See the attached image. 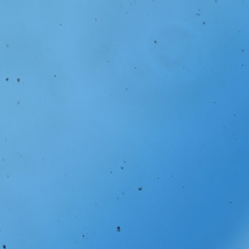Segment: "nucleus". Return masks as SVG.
Here are the masks:
<instances>
[{
    "label": "nucleus",
    "instance_id": "1",
    "mask_svg": "<svg viewBox=\"0 0 249 249\" xmlns=\"http://www.w3.org/2000/svg\"><path fill=\"white\" fill-rule=\"evenodd\" d=\"M120 226H118L117 228V231H119L120 230Z\"/></svg>",
    "mask_w": 249,
    "mask_h": 249
},
{
    "label": "nucleus",
    "instance_id": "2",
    "mask_svg": "<svg viewBox=\"0 0 249 249\" xmlns=\"http://www.w3.org/2000/svg\"><path fill=\"white\" fill-rule=\"evenodd\" d=\"M3 248H4V249H5V247H6L5 245H3Z\"/></svg>",
    "mask_w": 249,
    "mask_h": 249
}]
</instances>
